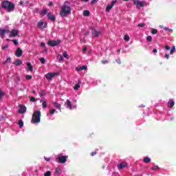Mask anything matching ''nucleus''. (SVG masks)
Masks as SVG:
<instances>
[{"label":"nucleus","instance_id":"49","mask_svg":"<svg viewBox=\"0 0 176 176\" xmlns=\"http://www.w3.org/2000/svg\"><path fill=\"white\" fill-rule=\"evenodd\" d=\"M86 52H87V47H84V48L82 49V53H83V54H85V53H86Z\"/></svg>","mask_w":176,"mask_h":176},{"label":"nucleus","instance_id":"23","mask_svg":"<svg viewBox=\"0 0 176 176\" xmlns=\"http://www.w3.org/2000/svg\"><path fill=\"white\" fill-rule=\"evenodd\" d=\"M21 64H23V62L19 59L14 62V65H15L16 67L19 65H21Z\"/></svg>","mask_w":176,"mask_h":176},{"label":"nucleus","instance_id":"54","mask_svg":"<svg viewBox=\"0 0 176 176\" xmlns=\"http://www.w3.org/2000/svg\"><path fill=\"white\" fill-rule=\"evenodd\" d=\"M43 53H47V48L45 47Z\"/></svg>","mask_w":176,"mask_h":176},{"label":"nucleus","instance_id":"36","mask_svg":"<svg viewBox=\"0 0 176 176\" xmlns=\"http://www.w3.org/2000/svg\"><path fill=\"white\" fill-rule=\"evenodd\" d=\"M44 176H52V172L50 170L47 171L45 174Z\"/></svg>","mask_w":176,"mask_h":176},{"label":"nucleus","instance_id":"47","mask_svg":"<svg viewBox=\"0 0 176 176\" xmlns=\"http://www.w3.org/2000/svg\"><path fill=\"white\" fill-rule=\"evenodd\" d=\"M30 101H32V102H35V101H36V99H35L34 97H32V98H30Z\"/></svg>","mask_w":176,"mask_h":176},{"label":"nucleus","instance_id":"19","mask_svg":"<svg viewBox=\"0 0 176 176\" xmlns=\"http://www.w3.org/2000/svg\"><path fill=\"white\" fill-rule=\"evenodd\" d=\"M47 17L50 20H51V21H54L56 20V16L50 13L47 14Z\"/></svg>","mask_w":176,"mask_h":176},{"label":"nucleus","instance_id":"41","mask_svg":"<svg viewBox=\"0 0 176 176\" xmlns=\"http://www.w3.org/2000/svg\"><path fill=\"white\" fill-rule=\"evenodd\" d=\"M31 79H32V76H31V75H27L26 76V80H31Z\"/></svg>","mask_w":176,"mask_h":176},{"label":"nucleus","instance_id":"11","mask_svg":"<svg viewBox=\"0 0 176 176\" xmlns=\"http://www.w3.org/2000/svg\"><path fill=\"white\" fill-rule=\"evenodd\" d=\"M118 2V1L115 0V1H111V4L108 5L106 8V12H110L111 9H112V8L113 6H115V3H116Z\"/></svg>","mask_w":176,"mask_h":176},{"label":"nucleus","instance_id":"25","mask_svg":"<svg viewBox=\"0 0 176 176\" xmlns=\"http://www.w3.org/2000/svg\"><path fill=\"white\" fill-rule=\"evenodd\" d=\"M55 174L60 175V174H61V168L60 167L56 168L55 170Z\"/></svg>","mask_w":176,"mask_h":176},{"label":"nucleus","instance_id":"2","mask_svg":"<svg viewBox=\"0 0 176 176\" xmlns=\"http://www.w3.org/2000/svg\"><path fill=\"white\" fill-rule=\"evenodd\" d=\"M1 6L3 9H6V10H8V13L14 11V9L16 8V5L9 1H3L1 2Z\"/></svg>","mask_w":176,"mask_h":176},{"label":"nucleus","instance_id":"56","mask_svg":"<svg viewBox=\"0 0 176 176\" xmlns=\"http://www.w3.org/2000/svg\"><path fill=\"white\" fill-rule=\"evenodd\" d=\"M102 64H108V60H102Z\"/></svg>","mask_w":176,"mask_h":176},{"label":"nucleus","instance_id":"10","mask_svg":"<svg viewBox=\"0 0 176 176\" xmlns=\"http://www.w3.org/2000/svg\"><path fill=\"white\" fill-rule=\"evenodd\" d=\"M17 35H19V30H12L10 33V38H14L16 36H17Z\"/></svg>","mask_w":176,"mask_h":176},{"label":"nucleus","instance_id":"26","mask_svg":"<svg viewBox=\"0 0 176 176\" xmlns=\"http://www.w3.org/2000/svg\"><path fill=\"white\" fill-rule=\"evenodd\" d=\"M40 102H42L43 109L47 108V102H46V101L41 100Z\"/></svg>","mask_w":176,"mask_h":176},{"label":"nucleus","instance_id":"60","mask_svg":"<svg viewBox=\"0 0 176 176\" xmlns=\"http://www.w3.org/2000/svg\"><path fill=\"white\" fill-rule=\"evenodd\" d=\"M116 63H118V64H120V59H117Z\"/></svg>","mask_w":176,"mask_h":176},{"label":"nucleus","instance_id":"22","mask_svg":"<svg viewBox=\"0 0 176 176\" xmlns=\"http://www.w3.org/2000/svg\"><path fill=\"white\" fill-rule=\"evenodd\" d=\"M27 65H28V71L32 72V70L34 69V67H32V65L31 64V63H28Z\"/></svg>","mask_w":176,"mask_h":176},{"label":"nucleus","instance_id":"16","mask_svg":"<svg viewBox=\"0 0 176 176\" xmlns=\"http://www.w3.org/2000/svg\"><path fill=\"white\" fill-rule=\"evenodd\" d=\"M52 105H54L55 108L59 109V111L61 112V104H60L57 102H52Z\"/></svg>","mask_w":176,"mask_h":176},{"label":"nucleus","instance_id":"46","mask_svg":"<svg viewBox=\"0 0 176 176\" xmlns=\"http://www.w3.org/2000/svg\"><path fill=\"white\" fill-rule=\"evenodd\" d=\"M145 26V23H140L138 25V27L143 28Z\"/></svg>","mask_w":176,"mask_h":176},{"label":"nucleus","instance_id":"3","mask_svg":"<svg viewBox=\"0 0 176 176\" xmlns=\"http://www.w3.org/2000/svg\"><path fill=\"white\" fill-rule=\"evenodd\" d=\"M65 104L67 109H70V111H72V109H76V100L74 98L67 100Z\"/></svg>","mask_w":176,"mask_h":176},{"label":"nucleus","instance_id":"12","mask_svg":"<svg viewBox=\"0 0 176 176\" xmlns=\"http://www.w3.org/2000/svg\"><path fill=\"white\" fill-rule=\"evenodd\" d=\"M47 26V23H44L43 21H40L37 23V27H38V28H46Z\"/></svg>","mask_w":176,"mask_h":176},{"label":"nucleus","instance_id":"27","mask_svg":"<svg viewBox=\"0 0 176 176\" xmlns=\"http://www.w3.org/2000/svg\"><path fill=\"white\" fill-rule=\"evenodd\" d=\"M54 113H56V109H50V114H47V116H50V115L53 116Z\"/></svg>","mask_w":176,"mask_h":176},{"label":"nucleus","instance_id":"38","mask_svg":"<svg viewBox=\"0 0 176 176\" xmlns=\"http://www.w3.org/2000/svg\"><path fill=\"white\" fill-rule=\"evenodd\" d=\"M3 96H5V93L2 92V91L0 89V101L3 98Z\"/></svg>","mask_w":176,"mask_h":176},{"label":"nucleus","instance_id":"24","mask_svg":"<svg viewBox=\"0 0 176 176\" xmlns=\"http://www.w3.org/2000/svg\"><path fill=\"white\" fill-rule=\"evenodd\" d=\"M63 56L66 58L67 60H69V55H68V53H67V51H64L63 52Z\"/></svg>","mask_w":176,"mask_h":176},{"label":"nucleus","instance_id":"44","mask_svg":"<svg viewBox=\"0 0 176 176\" xmlns=\"http://www.w3.org/2000/svg\"><path fill=\"white\" fill-rule=\"evenodd\" d=\"M11 41L13 42L15 45H19V41H17V40H11Z\"/></svg>","mask_w":176,"mask_h":176},{"label":"nucleus","instance_id":"63","mask_svg":"<svg viewBox=\"0 0 176 176\" xmlns=\"http://www.w3.org/2000/svg\"><path fill=\"white\" fill-rule=\"evenodd\" d=\"M89 34V32H87L85 33V36H87V34Z\"/></svg>","mask_w":176,"mask_h":176},{"label":"nucleus","instance_id":"17","mask_svg":"<svg viewBox=\"0 0 176 176\" xmlns=\"http://www.w3.org/2000/svg\"><path fill=\"white\" fill-rule=\"evenodd\" d=\"M6 32L9 33V30H3V29H0V36H1V38H3V36H5V34Z\"/></svg>","mask_w":176,"mask_h":176},{"label":"nucleus","instance_id":"28","mask_svg":"<svg viewBox=\"0 0 176 176\" xmlns=\"http://www.w3.org/2000/svg\"><path fill=\"white\" fill-rule=\"evenodd\" d=\"M18 125L19 126L20 129L24 126V122H23V120H21L18 122Z\"/></svg>","mask_w":176,"mask_h":176},{"label":"nucleus","instance_id":"34","mask_svg":"<svg viewBox=\"0 0 176 176\" xmlns=\"http://www.w3.org/2000/svg\"><path fill=\"white\" fill-rule=\"evenodd\" d=\"M151 34H153V35H156V34H157V30L151 29Z\"/></svg>","mask_w":176,"mask_h":176},{"label":"nucleus","instance_id":"53","mask_svg":"<svg viewBox=\"0 0 176 176\" xmlns=\"http://www.w3.org/2000/svg\"><path fill=\"white\" fill-rule=\"evenodd\" d=\"M169 58H170V55L166 54H165V58H167V60H168Z\"/></svg>","mask_w":176,"mask_h":176},{"label":"nucleus","instance_id":"59","mask_svg":"<svg viewBox=\"0 0 176 176\" xmlns=\"http://www.w3.org/2000/svg\"><path fill=\"white\" fill-rule=\"evenodd\" d=\"M80 42H82V43H85V39L80 38Z\"/></svg>","mask_w":176,"mask_h":176},{"label":"nucleus","instance_id":"43","mask_svg":"<svg viewBox=\"0 0 176 176\" xmlns=\"http://www.w3.org/2000/svg\"><path fill=\"white\" fill-rule=\"evenodd\" d=\"M40 61H41V64H45V63H46V60H45V58H41L40 59Z\"/></svg>","mask_w":176,"mask_h":176},{"label":"nucleus","instance_id":"55","mask_svg":"<svg viewBox=\"0 0 176 176\" xmlns=\"http://www.w3.org/2000/svg\"><path fill=\"white\" fill-rule=\"evenodd\" d=\"M97 154V153L96 152V151H94V152H92L91 153V156H95V155H96Z\"/></svg>","mask_w":176,"mask_h":176},{"label":"nucleus","instance_id":"4","mask_svg":"<svg viewBox=\"0 0 176 176\" xmlns=\"http://www.w3.org/2000/svg\"><path fill=\"white\" fill-rule=\"evenodd\" d=\"M41 111H34L32 115V123L36 124V123H41Z\"/></svg>","mask_w":176,"mask_h":176},{"label":"nucleus","instance_id":"35","mask_svg":"<svg viewBox=\"0 0 176 176\" xmlns=\"http://www.w3.org/2000/svg\"><path fill=\"white\" fill-rule=\"evenodd\" d=\"M175 51H176V50H175V46H173V47H172V49L170 50V54H173Z\"/></svg>","mask_w":176,"mask_h":176},{"label":"nucleus","instance_id":"14","mask_svg":"<svg viewBox=\"0 0 176 176\" xmlns=\"http://www.w3.org/2000/svg\"><path fill=\"white\" fill-rule=\"evenodd\" d=\"M87 69V65H83L81 67H76V71L77 72H80V71H86Z\"/></svg>","mask_w":176,"mask_h":176},{"label":"nucleus","instance_id":"7","mask_svg":"<svg viewBox=\"0 0 176 176\" xmlns=\"http://www.w3.org/2000/svg\"><path fill=\"white\" fill-rule=\"evenodd\" d=\"M58 76V72L48 73L45 75V78L47 80H52L54 76Z\"/></svg>","mask_w":176,"mask_h":176},{"label":"nucleus","instance_id":"33","mask_svg":"<svg viewBox=\"0 0 176 176\" xmlns=\"http://www.w3.org/2000/svg\"><path fill=\"white\" fill-rule=\"evenodd\" d=\"M164 31H168V32H173V30L168 28V27H164Z\"/></svg>","mask_w":176,"mask_h":176},{"label":"nucleus","instance_id":"8","mask_svg":"<svg viewBox=\"0 0 176 176\" xmlns=\"http://www.w3.org/2000/svg\"><path fill=\"white\" fill-rule=\"evenodd\" d=\"M19 113H25L27 112V107L25 105L20 104L19 105Z\"/></svg>","mask_w":176,"mask_h":176},{"label":"nucleus","instance_id":"40","mask_svg":"<svg viewBox=\"0 0 176 176\" xmlns=\"http://www.w3.org/2000/svg\"><path fill=\"white\" fill-rule=\"evenodd\" d=\"M146 41L147 42H149V43L152 42V37L151 36H148L146 37Z\"/></svg>","mask_w":176,"mask_h":176},{"label":"nucleus","instance_id":"30","mask_svg":"<svg viewBox=\"0 0 176 176\" xmlns=\"http://www.w3.org/2000/svg\"><path fill=\"white\" fill-rule=\"evenodd\" d=\"M124 40L125 41V42H129V41H130V36L127 34L124 35Z\"/></svg>","mask_w":176,"mask_h":176},{"label":"nucleus","instance_id":"20","mask_svg":"<svg viewBox=\"0 0 176 176\" xmlns=\"http://www.w3.org/2000/svg\"><path fill=\"white\" fill-rule=\"evenodd\" d=\"M175 104V102H174V100H169L168 102V108H173V107H174Z\"/></svg>","mask_w":176,"mask_h":176},{"label":"nucleus","instance_id":"64","mask_svg":"<svg viewBox=\"0 0 176 176\" xmlns=\"http://www.w3.org/2000/svg\"><path fill=\"white\" fill-rule=\"evenodd\" d=\"M174 120V118H173V117H171V118H170L169 119H168V120Z\"/></svg>","mask_w":176,"mask_h":176},{"label":"nucleus","instance_id":"37","mask_svg":"<svg viewBox=\"0 0 176 176\" xmlns=\"http://www.w3.org/2000/svg\"><path fill=\"white\" fill-rule=\"evenodd\" d=\"M44 96H46V92L45 91H41L40 97H43Z\"/></svg>","mask_w":176,"mask_h":176},{"label":"nucleus","instance_id":"31","mask_svg":"<svg viewBox=\"0 0 176 176\" xmlns=\"http://www.w3.org/2000/svg\"><path fill=\"white\" fill-rule=\"evenodd\" d=\"M89 14H90V11H89V10H85L83 12V15L85 16H89Z\"/></svg>","mask_w":176,"mask_h":176},{"label":"nucleus","instance_id":"58","mask_svg":"<svg viewBox=\"0 0 176 176\" xmlns=\"http://www.w3.org/2000/svg\"><path fill=\"white\" fill-rule=\"evenodd\" d=\"M48 6H53V2L50 1L48 4Z\"/></svg>","mask_w":176,"mask_h":176},{"label":"nucleus","instance_id":"5","mask_svg":"<svg viewBox=\"0 0 176 176\" xmlns=\"http://www.w3.org/2000/svg\"><path fill=\"white\" fill-rule=\"evenodd\" d=\"M67 159H68V155H63L62 154H58L56 157V161L58 163L64 164V163L67 162Z\"/></svg>","mask_w":176,"mask_h":176},{"label":"nucleus","instance_id":"42","mask_svg":"<svg viewBox=\"0 0 176 176\" xmlns=\"http://www.w3.org/2000/svg\"><path fill=\"white\" fill-rule=\"evenodd\" d=\"M8 47H9V45L6 44L5 45H3V46L1 47V49H2L3 50H4V49H8Z\"/></svg>","mask_w":176,"mask_h":176},{"label":"nucleus","instance_id":"18","mask_svg":"<svg viewBox=\"0 0 176 176\" xmlns=\"http://www.w3.org/2000/svg\"><path fill=\"white\" fill-rule=\"evenodd\" d=\"M82 84V81L78 80V83L76 84L74 87V90H75V91H77V90H79V89H80V85Z\"/></svg>","mask_w":176,"mask_h":176},{"label":"nucleus","instance_id":"57","mask_svg":"<svg viewBox=\"0 0 176 176\" xmlns=\"http://www.w3.org/2000/svg\"><path fill=\"white\" fill-rule=\"evenodd\" d=\"M98 0H92V1L91 2V3H96V2H98Z\"/></svg>","mask_w":176,"mask_h":176},{"label":"nucleus","instance_id":"39","mask_svg":"<svg viewBox=\"0 0 176 176\" xmlns=\"http://www.w3.org/2000/svg\"><path fill=\"white\" fill-rule=\"evenodd\" d=\"M151 170L154 171H157V170H159V167L157 166H154L153 167L151 168Z\"/></svg>","mask_w":176,"mask_h":176},{"label":"nucleus","instance_id":"50","mask_svg":"<svg viewBox=\"0 0 176 176\" xmlns=\"http://www.w3.org/2000/svg\"><path fill=\"white\" fill-rule=\"evenodd\" d=\"M44 159H45V160H46V162H50V157H44Z\"/></svg>","mask_w":176,"mask_h":176},{"label":"nucleus","instance_id":"13","mask_svg":"<svg viewBox=\"0 0 176 176\" xmlns=\"http://www.w3.org/2000/svg\"><path fill=\"white\" fill-rule=\"evenodd\" d=\"M101 35V32L98 30H93L92 31V37L93 38H98V36H100Z\"/></svg>","mask_w":176,"mask_h":176},{"label":"nucleus","instance_id":"48","mask_svg":"<svg viewBox=\"0 0 176 176\" xmlns=\"http://www.w3.org/2000/svg\"><path fill=\"white\" fill-rule=\"evenodd\" d=\"M9 62H10V57L6 59V60L3 63V64H6V63H9Z\"/></svg>","mask_w":176,"mask_h":176},{"label":"nucleus","instance_id":"51","mask_svg":"<svg viewBox=\"0 0 176 176\" xmlns=\"http://www.w3.org/2000/svg\"><path fill=\"white\" fill-rule=\"evenodd\" d=\"M45 46H46V44L45 43H41V47H45Z\"/></svg>","mask_w":176,"mask_h":176},{"label":"nucleus","instance_id":"61","mask_svg":"<svg viewBox=\"0 0 176 176\" xmlns=\"http://www.w3.org/2000/svg\"><path fill=\"white\" fill-rule=\"evenodd\" d=\"M153 53H157V50L154 49V50H153Z\"/></svg>","mask_w":176,"mask_h":176},{"label":"nucleus","instance_id":"32","mask_svg":"<svg viewBox=\"0 0 176 176\" xmlns=\"http://www.w3.org/2000/svg\"><path fill=\"white\" fill-rule=\"evenodd\" d=\"M58 61H64V58H63V55L59 54L57 57Z\"/></svg>","mask_w":176,"mask_h":176},{"label":"nucleus","instance_id":"1","mask_svg":"<svg viewBox=\"0 0 176 176\" xmlns=\"http://www.w3.org/2000/svg\"><path fill=\"white\" fill-rule=\"evenodd\" d=\"M71 13V7L69 6V2H65L64 5L62 6L60 15L61 17H67L68 14Z\"/></svg>","mask_w":176,"mask_h":176},{"label":"nucleus","instance_id":"6","mask_svg":"<svg viewBox=\"0 0 176 176\" xmlns=\"http://www.w3.org/2000/svg\"><path fill=\"white\" fill-rule=\"evenodd\" d=\"M134 5H136V8H144V6H146V3L145 1H141L140 0H133Z\"/></svg>","mask_w":176,"mask_h":176},{"label":"nucleus","instance_id":"9","mask_svg":"<svg viewBox=\"0 0 176 176\" xmlns=\"http://www.w3.org/2000/svg\"><path fill=\"white\" fill-rule=\"evenodd\" d=\"M47 45L49 46H57L58 45H60V41H49L47 42Z\"/></svg>","mask_w":176,"mask_h":176},{"label":"nucleus","instance_id":"21","mask_svg":"<svg viewBox=\"0 0 176 176\" xmlns=\"http://www.w3.org/2000/svg\"><path fill=\"white\" fill-rule=\"evenodd\" d=\"M118 168H124V167H127V164L126 162L121 163L118 165Z\"/></svg>","mask_w":176,"mask_h":176},{"label":"nucleus","instance_id":"52","mask_svg":"<svg viewBox=\"0 0 176 176\" xmlns=\"http://www.w3.org/2000/svg\"><path fill=\"white\" fill-rule=\"evenodd\" d=\"M165 49H166V50H170V46L165 45Z\"/></svg>","mask_w":176,"mask_h":176},{"label":"nucleus","instance_id":"62","mask_svg":"<svg viewBox=\"0 0 176 176\" xmlns=\"http://www.w3.org/2000/svg\"><path fill=\"white\" fill-rule=\"evenodd\" d=\"M23 4H24V2H23V1L19 2V5H23Z\"/></svg>","mask_w":176,"mask_h":176},{"label":"nucleus","instance_id":"29","mask_svg":"<svg viewBox=\"0 0 176 176\" xmlns=\"http://www.w3.org/2000/svg\"><path fill=\"white\" fill-rule=\"evenodd\" d=\"M143 161L144 162V163H150L151 162V158H149L148 157H145L143 159Z\"/></svg>","mask_w":176,"mask_h":176},{"label":"nucleus","instance_id":"15","mask_svg":"<svg viewBox=\"0 0 176 176\" xmlns=\"http://www.w3.org/2000/svg\"><path fill=\"white\" fill-rule=\"evenodd\" d=\"M15 56L16 57H21L23 56V50L20 48H17L15 52Z\"/></svg>","mask_w":176,"mask_h":176},{"label":"nucleus","instance_id":"45","mask_svg":"<svg viewBox=\"0 0 176 176\" xmlns=\"http://www.w3.org/2000/svg\"><path fill=\"white\" fill-rule=\"evenodd\" d=\"M47 10L45 9V10H43L42 11L41 14H42L43 16H45V14H47Z\"/></svg>","mask_w":176,"mask_h":176}]
</instances>
